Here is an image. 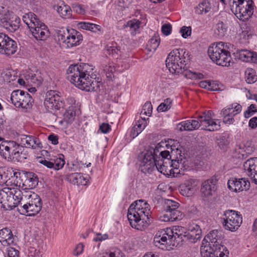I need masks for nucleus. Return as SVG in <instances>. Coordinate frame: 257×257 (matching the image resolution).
I'll return each instance as SVG.
<instances>
[{"label": "nucleus", "instance_id": "f257e3e1", "mask_svg": "<svg viewBox=\"0 0 257 257\" xmlns=\"http://www.w3.org/2000/svg\"><path fill=\"white\" fill-rule=\"evenodd\" d=\"M93 68L87 63L71 65L67 70V78L78 88L88 92L99 89L101 82L91 76Z\"/></svg>", "mask_w": 257, "mask_h": 257}, {"label": "nucleus", "instance_id": "f03ea898", "mask_svg": "<svg viewBox=\"0 0 257 257\" xmlns=\"http://www.w3.org/2000/svg\"><path fill=\"white\" fill-rule=\"evenodd\" d=\"M13 199L18 205V211L23 215L34 216L41 210V199L36 194L31 191H22L16 188L13 194Z\"/></svg>", "mask_w": 257, "mask_h": 257}, {"label": "nucleus", "instance_id": "7ed1b4c3", "mask_svg": "<svg viewBox=\"0 0 257 257\" xmlns=\"http://www.w3.org/2000/svg\"><path fill=\"white\" fill-rule=\"evenodd\" d=\"M150 205L143 200L132 204L127 212V218L131 226L138 230L145 229L150 224Z\"/></svg>", "mask_w": 257, "mask_h": 257}, {"label": "nucleus", "instance_id": "20e7f679", "mask_svg": "<svg viewBox=\"0 0 257 257\" xmlns=\"http://www.w3.org/2000/svg\"><path fill=\"white\" fill-rule=\"evenodd\" d=\"M212 111L209 110L204 112L197 117V120L189 119L180 122L178 125L181 131H192L198 129L200 126L202 128L210 132L218 131L220 128V121L211 118Z\"/></svg>", "mask_w": 257, "mask_h": 257}, {"label": "nucleus", "instance_id": "39448f33", "mask_svg": "<svg viewBox=\"0 0 257 257\" xmlns=\"http://www.w3.org/2000/svg\"><path fill=\"white\" fill-rule=\"evenodd\" d=\"M206 244L204 246H201V252H207L206 255L210 257H228L229 251L226 247L221 244L222 242L221 232L217 230L210 231L204 237L202 245Z\"/></svg>", "mask_w": 257, "mask_h": 257}, {"label": "nucleus", "instance_id": "423d86ee", "mask_svg": "<svg viewBox=\"0 0 257 257\" xmlns=\"http://www.w3.org/2000/svg\"><path fill=\"white\" fill-rule=\"evenodd\" d=\"M179 226L172 228H167L157 232L154 238L156 246L164 250H170L172 246H175L182 239L183 235L180 233Z\"/></svg>", "mask_w": 257, "mask_h": 257}, {"label": "nucleus", "instance_id": "0eeeda50", "mask_svg": "<svg viewBox=\"0 0 257 257\" xmlns=\"http://www.w3.org/2000/svg\"><path fill=\"white\" fill-rule=\"evenodd\" d=\"M23 20L36 40L44 41L49 37L48 27L38 19L35 14L31 12L26 14L23 16Z\"/></svg>", "mask_w": 257, "mask_h": 257}, {"label": "nucleus", "instance_id": "6e6552de", "mask_svg": "<svg viewBox=\"0 0 257 257\" xmlns=\"http://www.w3.org/2000/svg\"><path fill=\"white\" fill-rule=\"evenodd\" d=\"M227 45L222 42L213 44L208 49L210 59L218 65L228 67L232 60L230 53Z\"/></svg>", "mask_w": 257, "mask_h": 257}, {"label": "nucleus", "instance_id": "1a4fd4ad", "mask_svg": "<svg viewBox=\"0 0 257 257\" xmlns=\"http://www.w3.org/2000/svg\"><path fill=\"white\" fill-rule=\"evenodd\" d=\"M22 146L14 141H4L0 144V154L8 161L21 162L27 158Z\"/></svg>", "mask_w": 257, "mask_h": 257}, {"label": "nucleus", "instance_id": "9d476101", "mask_svg": "<svg viewBox=\"0 0 257 257\" xmlns=\"http://www.w3.org/2000/svg\"><path fill=\"white\" fill-rule=\"evenodd\" d=\"M186 56H188V52L186 54V51L182 49L173 50L166 60L169 71L172 74L182 73L186 66Z\"/></svg>", "mask_w": 257, "mask_h": 257}, {"label": "nucleus", "instance_id": "9b49d317", "mask_svg": "<svg viewBox=\"0 0 257 257\" xmlns=\"http://www.w3.org/2000/svg\"><path fill=\"white\" fill-rule=\"evenodd\" d=\"M149 155H147V161L148 163H142L141 165L143 166V168L141 169L142 172L144 173H150L155 169H156L158 172L164 174L166 176L173 175L175 176L176 174H181L182 173L180 171H178V169L176 168H170V166L167 167L164 165L163 161L160 160H156V162L153 159V156L151 153H150Z\"/></svg>", "mask_w": 257, "mask_h": 257}, {"label": "nucleus", "instance_id": "f8f14e48", "mask_svg": "<svg viewBox=\"0 0 257 257\" xmlns=\"http://www.w3.org/2000/svg\"><path fill=\"white\" fill-rule=\"evenodd\" d=\"M253 3L252 0H229L231 12L243 21L248 20L252 16Z\"/></svg>", "mask_w": 257, "mask_h": 257}, {"label": "nucleus", "instance_id": "ddd939ff", "mask_svg": "<svg viewBox=\"0 0 257 257\" xmlns=\"http://www.w3.org/2000/svg\"><path fill=\"white\" fill-rule=\"evenodd\" d=\"M60 44L67 48L79 45L83 40L81 34L73 29L61 28L57 31Z\"/></svg>", "mask_w": 257, "mask_h": 257}, {"label": "nucleus", "instance_id": "4468645a", "mask_svg": "<svg viewBox=\"0 0 257 257\" xmlns=\"http://www.w3.org/2000/svg\"><path fill=\"white\" fill-rule=\"evenodd\" d=\"M179 204L177 202L166 199L163 204V211L160 216L161 221L164 222L174 221L180 220L182 213L178 210Z\"/></svg>", "mask_w": 257, "mask_h": 257}, {"label": "nucleus", "instance_id": "2eb2a0df", "mask_svg": "<svg viewBox=\"0 0 257 257\" xmlns=\"http://www.w3.org/2000/svg\"><path fill=\"white\" fill-rule=\"evenodd\" d=\"M221 219L224 228L231 231L238 229L242 222L241 215L233 210L225 211Z\"/></svg>", "mask_w": 257, "mask_h": 257}, {"label": "nucleus", "instance_id": "dca6fc26", "mask_svg": "<svg viewBox=\"0 0 257 257\" xmlns=\"http://www.w3.org/2000/svg\"><path fill=\"white\" fill-rule=\"evenodd\" d=\"M11 100L16 107L26 109L30 108L33 102V99L30 94L19 89L12 92Z\"/></svg>", "mask_w": 257, "mask_h": 257}, {"label": "nucleus", "instance_id": "f3484780", "mask_svg": "<svg viewBox=\"0 0 257 257\" xmlns=\"http://www.w3.org/2000/svg\"><path fill=\"white\" fill-rule=\"evenodd\" d=\"M44 106L49 111L59 110L64 106V102L56 91L50 90L46 93Z\"/></svg>", "mask_w": 257, "mask_h": 257}, {"label": "nucleus", "instance_id": "a211bd4d", "mask_svg": "<svg viewBox=\"0 0 257 257\" xmlns=\"http://www.w3.org/2000/svg\"><path fill=\"white\" fill-rule=\"evenodd\" d=\"M17 44L8 35L0 33V53L7 56L14 54L17 50Z\"/></svg>", "mask_w": 257, "mask_h": 257}, {"label": "nucleus", "instance_id": "6ab92c4d", "mask_svg": "<svg viewBox=\"0 0 257 257\" xmlns=\"http://www.w3.org/2000/svg\"><path fill=\"white\" fill-rule=\"evenodd\" d=\"M227 186L232 191L240 192L247 190L250 187V182L245 178H231L228 180Z\"/></svg>", "mask_w": 257, "mask_h": 257}, {"label": "nucleus", "instance_id": "aec40b11", "mask_svg": "<svg viewBox=\"0 0 257 257\" xmlns=\"http://www.w3.org/2000/svg\"><path fill=\"white\" fill-rule=\"evenodd\" d=\"M160 155L161 156V159L159 160L163 161L164 165L165 166H170V168H177L178 171H180L181 170L187 169L185 166H183V164L178 162V160H175L174 158H173L168 151H162L160 153Z\"/></svg>", "mask_w": 257, "mask_h": 257}, {"label": "nucleus", "instance_id": "412c9836", "mask_svg": "<svg viewBox=\"0 0 257 257\" xmlns=\"http://www.w3.org/2000/svg\"><path fill=\"white\" fill-rule=\"evenodd\" d=\"M16 189H14V191ZM14 192L11 191L10 194H13ZM0 196H2V200L0 202V208L4 210H11L15 207H17L18 205L15 204L16 201L13 199V196H9L7 192L3 191L0 193Z\"/></svg>", "mask_w": 257, "mask_h": 257}, {"label": "nucleus", "instance_id": "4be33fe9", "mask_svg": "<svg viewBox=\"0 0 257 257\" xmlns=\"http://www.w3.org/2000/svg\"><path fill=\"white\" fill-rule=\"evenodd\" d=\"M198 181L194 179H189L180 186V191L183 196H192L197 189Z\"/></svg>", "mask_w": 257, "mask_h": 257}, {"label": "nucleus", "instance_id": "5701e85b", "mask_svg": "<svg viewBox=\"0 0 257 257\" xmlns=\"http://www.w3.org/2000/svg\"><path fill=\"white\" fill-rule=\"evenodd\" d=\"M217 182V180L215 178L204 181L201 188V193L205 196H212L216 190Z\"/></svg>", "mask_w": 257, "mask_h": 257}, {"label": "nucleus", "instance_id": "b1692460", "mask_svg": "<svg viewBox=\"0 0 257 257\" xmlns=\"http://www.w3.org/2000/svg\"><path fill=\"white\" fill-rule=\"evenodd\" d=\"M21 143L22 146L26 148L35 149L36 148H42V143L37 138L26 135H22L20 136Z\"/></svg>", "mask_w": 257, "mask_h": 257}, {"label": "nucleus", "instance_id": "393cba45", "mask_svg": "<svg viewBox=\"0 0 257 257\" xmlns=\"http://www.w3.org/2000/svg\"><path fill=\"white\" fill-rule=\"evenodd\" d=\"M236 54L243 62L257 63V53L247 49H238Z\"/></svg>", "mask_w": 257, "mask_h": 257}, {"label": "nucleus", "instance_id": "a878e982", "mask_svg": "<svg viewBox=\"0 0 257 257\" xmlns=\"http://www.w3.org/2000/svg\"><path fill=\"white\" fill-rule=\"evenodd\" d=\"M245 170L247 171V175L253 182L254 175H257V157L251 158L246 161L243 164Z\"/></svg>", "mask_w": 257, "mask_h": 257}, {"label": "nucleus", "instance_id": "bb28decb", "mask_svg": "<svg viewBox=\"0 0 257 257\" xmlns=\"http://www.w3.org/2000/svg\"><path fill=\"white\" fill-rule=\"evenodd\" d=\"M14 240L15 237L11 229L6 227L0 230V242L3 245H12Z\"/></svg>", "mask_w": 257, "mask_h": 257}, {"label": "nucleus", "instance_id": "cd10ccee", "mask_svg": "<svg viewBox=\"0 0 257 257\" xmlns=\"http://www.w3.org/2000/svg\"><path fill=\"white\" fill-rule=\"evenodd\" d=\"M147 125V119L145 118H141L136 121L135 123L131 130L130 136L133 139L137 137L145 129Z\"/></svg>", "mask_w": 257, "mask_h": 257}, {"label": "nucleus", "instance_id": "c85d7f7f", "mask_svg": "<svg viewBox=\"0 0 257 257\" xmlns=\"http://www.w3.org/2000/svg\"><path fill=\"white\" fill-rule=\"evenodd\" d=\"M8 18L4 27L11 32H15L20 27V18L11 12Z\"/></svg>", "mask_w": 257, "mask_h": 257}, {"label": "nucleus", "instance_id": "c756f323", "mask_svg": "<svg viewBox=\"0 0 257 257\" xmlns=\"http://www.w3.org/2000/svg\"><path fill=\"white\" fill-rule=\"evenodd\" d=\"M161 152L159 151V148L156 147L155 148H151L149 150L146 151L144 154H142L141 155L139 156V165L141 169L143 168V166L141 165L143 162L144 163H148L147 161V155H148L149 153H151V155L153 157V159H152L153 160H154L156 162V160H159V159H161V156L160 155V153Z\"/></svg>", "mask_w": 257, "mask_h": 257}, {"label": "nucleus", "instance_id": "7c9ffc66", "mask_svg": "<svg viewBox=\"0 0 257 257\" xmlns=\"http://www.w3.org/2000/svg\"><path fill=\"white\" fill-rule=\"evenodd\" d=\"M242 107L238 103H232L223 108L220 112L221 115L235 116L241 111Z\"/></svg>", "mask_w": 257, "mask_h": 257}, {"label": "nucleus", "instance_id": "2f4dec72", "mask_svg": "<svg viewBox=\"0 0 257 257\" xmlns=\"http://www.w3.org/2000/svg\"><path fill=\"white\" fill-rule=\"evenodd\" d=\"M66 180L71 183L77 185H85L87 182V179L83 174L79 173L67 175Z\"/></svg>", "mask_w": 257, "mask_h": 257}, {"label": "nucleus", "instance_id": "473e14b6", "mask_svg": "<svg viewBox=\"0 0 257 257\" xmlns=\"http://www.w3.org/2000/svg\"><path fill=\"white\" fill-rule=\"evenodd\" d=\"M146 22L147 21L144 19V18L140 17V19H134L128 21L126 27H129L132 34L135 35L140 29L141 25L143 24H146Z\"/></svg>", "mask_w": 257, "mask_h": 257}, {"label": "nucleus", "instance_id": "72a5a7b5", "mask_svg": "<svg viewBox=\"0 0 257 257\" xmlns=\"http://www.w3.org/2000/svg\"><path fill=\"white\" fill-rule=\"evenodd\" d=\"M201 230L199 225H195L190 226L189 232L187 234L184 235V237H186L188 239L192 240V241L195 242L201 237Z\"/></svg>", "mask_w": 257, "mask_h": 257}, {"label": "nucleus", "instance_id": "f704fd0d", "mask_svg": "<svg viewBox=\"0 0 257 257\" xmlns=\"http://www.w3.org/2000/svg\"><path fill=\"white\" fill-rule=\"evenodd\" d=\"M211 9V4L209 0H202L195 8V13L198 15H203L208 13Z\"/></svg>", "mask_w": 257, "mask_h": 257}, {"label": "nucleus", "instance_id": "c9c22d12", "mask_svg": "<svg viewBox=\"0 0 257 257\" xmlns=\"http://www.w3.org/2000/svg\"><path fill=\"white\" fill-rule=\"evenodd\" d=\"M38 184V178L36 175L32 172L27 173L26 179L24 184L30 189L35 188Z\"/></svg>", "mask_w": 257, "mask_h": 257}, {"label": "nucleus", "instance_id": "e433bc0d", "mask_svg": "<svg viewBox=\"0 0 257 257\" xmlns=\"http://www.w3.org/2000/svg\"><path fill=\"white\" fill-rule=\"evenodd\" d=\"M60 16L64 19L70 18L72 16V11L70 7L62 2L59 5L57 9Z\"/></svg>", "mask_w": 257, "mask_h": 257}, {"label": "nucleus", "instance_id": "4c0bfd02", "mask_svg": "<svg viewBox=\"0 0 257 257\" xmlns=\"http://www.w3.org/2000/svg\"><path fill=\"white\" fill-rule=\"evenodd\" d=\"M78 26L80 29L90 31L94 33H97L98 31H100L101 28V26L98 25L86 22H81L79 23Z\"/></svg>", "mask_w": 257, "mask_h": 257}, {"label": "nucleus", "instance_id": "58836bf2", "mask_svg": "<svg viewBox=\"0 0 257 257\" xmlns=\"http://www.w3.org/2000/svg\"><path fill=\"white\" fill-rule=\"evenodd\" d=\"M160 43V39L159 36H153L148 42L146 49L152 52H154L159 47Z\"/></svg>", "mask_w": 257, "mask_h": 257}, {"label": "nucleus", "instance_id": "ea45409f", "mask_svg": "<svg viewBox=\"0 0 257 257\" xmlns=\"http://www.w3.org/2000/svg\"><path fill=\"white\" fill-rule=\"evenodd\" d=\"M170 155L172 157L174 158L175 160H178V162L183 164V166H185L186 168H188V163L186 162V158L184 157V154H182V151L176 149V150H172Z\"/></svg>", "mask_w": 257, "mask_h": 257}, {"label": "nucleus", "instance_id": "a19ab883", "mask_svg": "<svg viewBox=\"0 0 257 257\" xmlns=\"http://www.w3.org/2000/svg\"><path fill=\"white\" fill-rule=\"evenodd\" d=\"M76 113L73 107H69L66 110L63 114V120L68 123L73 122L75 117Z\"/></svg>", "mask_w": 257, "mask_h": 257}, {"label": "nucleus", "instance_id": "79ce46f5", "mask_svg": "<svg viewBox=\"0 0 257 257\" xmlns=\"http://www.w3.org/2000/svg\"><path fill=\"white\" fill-rule=\"evenodd\" d=\"M105 50L107 54L112 57L118 56L120 52V50L118 48L116 43L108 44L105 46Z\"/></svg>", "mask_w": 257, "mask_h": 257}, {"label": "nucleus", "instance_id": "37998d69", "mask_svg": "<svg viewBox=\"0 0 257 257\" xmlns=\"http://www.w3.org/2000/svg\"><path fill=\"white\" fill-rule=\"evenodd\" d=\"M245 81L247 83H253L257 81V75L253 69H247L245 71Z\"/></svg>", "mask_w": 257, "mask_h": 257}, {"label": "nucleus", "instance_id": "c03bdc74", "mask_svg": "<svg viewBox=\"0 0 257 257\" xmlns=\"http://www.w3.org/2000/svg\"><path fill=\"white\" fill-rule=\"evenodd\" d=\"M102 67L106 77L108 78H111L115 70L113 64L109 62L107 64H103Z\"/></svg>", "mask_w": 257, "mask_h": 257}, {"label": "nucleus", "instance_id": "a18cd8bd", "mask_svg": "<svg viewBox=\"0 0 257 257\" xmlns=\"http://www.w3.org/2000/svg\"><path fill=\"white\" fill-rule=\"evenodd\" d=\"M64 156L62 155V157H56L55 159H52L53 162V168L55 170H59L62 169L65 163V160L63 159Z\"/></svg>", "mask_w": 257, "mask_h": 257}, {"label": "nucleus", "instance_id": "49530a36", "mask_svg": "<svg viewBox=\"0 0 257 257\" xmlns=\"http://www.w3.org/2000/svg\"><path fill=\"white\" fill-rule=\"evenodd\" d=\"M11 12L3 7H0V25L5 27L6 22Z\"/></svg>", "mask_w": 257, "mask_h": 257}, {"label": "nucleus", "instance_id": "de8ad7c7", "mask_svg": "<svg viewBox=\"0 0 257 257\" xmlns=\"http://www.w3.org/2000/svg\"><path fill=\"white\" fill-rule=\"evenodd\" d=\"M226 26L222 22H219L216 24V33L219 37H223L226 32Z\"/></svg>", "mask_w": 257, "mask_h": 257}, {"label": "nucleus", "instance_id": "09e8293b", "mask_svg": "<svg viewBox=\"0 0 257 257\" xmlns=\"http://www.w3.org/2000/svg\"><path fill=\"white\" fill-rule=\"evenodd\" d=\"M153 107L150 102H146L143 106L141 115L150 116L152 114Z\"/></svg>", "mask_w": 257, "mask_h": 257}, {"label": "nucleus", "instance_id": "8fccbe9b", "mask_svg": "<svg viewBox=\"0 0 257 257\" xmlns=\"http://www.w3.org/2000/svg\"><path fill=\"white\" fill-rule=\"evenodd\" d=\"M217 143L221 150H224L229 144L227 139L223 136H221L217 139Z\"/></svg>", "mask_w": 257, "mask_h": 257}, {"label": "nucleus", "instance_id": "3c124183", "mask_svg": "<svg viewBox=\"0 0 257 257\" xmlns=\"http://www.w3.org/2000/svg\"><path fill=\"white\" fill-rule=\"evenodd\" d=\"M28 83H33L36 85H39L41 83V78L38 77L36 74H32L29 75L28 78H27Z\"/></svg>", "mask_w": 257, "mask_h": 257}, {"label": "nucleus", "instance_id": "603ef678", "mask_svg": "<svg viewBox=\"0 0 257 257\" xmlns=\"http://www.w3.org/2000/svg\"><path fill=\"white\" fill-rule=\"evenodd\" d=\"M208 84H209L208 87L207 88V90H208L218 91L220 89V87H219L220 84L218 81L209 80Z\"/></svg>", "mask_w": 257, "mask_h": 257}, {"label": "nucleus", "instance_id": "864d4df0", "mask_svg": "<svg viewBox=\"0 0 257 257\" xmlns=\"http://www.w3.org/2000/svg\"><path fill=\"white\" fill-rule=\"evenodd\" d=\"M180 32L181 33L182 37L187 38L191 35V27L183 26L181 28Z\"/></svg>", "mask_w": 257, "mask_h": 257}, {"label": "nucleus", "instance_id": "5fc2aeb1", "mask_svg": "<svg viewBox=\"0 0 257 257\" xmlns=\"http://www.w3.org/2000/svg\"><path fill=\"white\" fill-rule=\"evenodd\" d=\"M162 32L165 36L170 34L172 31V25L170 24H165L162 26Z\"/></svg>", "mask_w": 257, "mask_h": 257}, {"label": "nucleus", "instance_id": "6e6d98bb", "mask_svg": "<svg viewBox=\"0 0 257 257\" xmlns=\"http://www.w3.org/2000/svg\"><path fill=\"white\" fill-rule=\"evenodd\" d=\"M111 130L110 125L107 123H102L99 125V130L103 134L108 133Z\"/></svg>", "mask_w": 257, "mask_h": 257}, {"label": "nucleus", "instance_id": "4d7b16f0", "mask_svg": "<svg viewBox=\"0 0 257 257\" xmlns=\"http://www.w3.org/2000/svg\"><path fill=\"white\" fill-rule=\"evenodd\" d=\"M108 236L107 234H102L101 233H98L96 234L95 237L93 239L94 241H102L107 239Z\"/></svg>", "mask_w": 257, "mask_h": 257}, {"label": "nucleus", "instance_id": "13d9d810", "mask_svg": "<svg viewBox=\"0 0 257 257\" xmlns=\"http://www.w3.org/2000/svg\"><path fill=\"white\" fill-rule=\"evenodd\" d=\"M39 162L40 164H43L48 168H53V162L52 161V160L51 161H48L45 159H42Z\"/></svg>", "mask_w": 257, "mask_h": 257}, {"label": "nucleus", "instance_id": "bf43d9fd", "mask_svg": "<svg viewBox=\"0 0 257 257\" xmlns=\"http://www.w3.org/2000/svg\"><path fill=\"white\" fill-rule=\"evenodd\" d=\"M83 247H84V246H83V244L79 243L76 246V247H75V248L74 250V252H73L74 254L76 256L80 254L83 252Z\"/></svg>", "mask_w": 257, "mask_h": 257}, {"label": "nucleus", "instance_id": "052dcab7", "mask_svg": "<svg viewBox=\"0 0 257 257\" xmlns=\"http://www.w3.org/2000/svg\"><path fill=\"white\" fill-rule=\"evenodd\" d=\"M222 117H223V122L228 124H233L234 122V119L233 118V116L230 115L229 116H225V115H221Z\"/></svg>", "mask_w": 257, "mask_h": 257}, {"label": "nucleus", "instance_id": "680f3d73", "mask_svg": "<svg viewBox=\"0 0 257 257\" xmlns=\"http://www.w3.org/2000/svg\"><path fill=\"white\" fill-rule=\"evenodd\" d=\"M48 139L53 145H56L58 144V137L55 134H51L48 136Z\"/></svg>", "mask_w": 257, "mask_h": 257}, {"label": "nucleus", "instance_id": "e2e57ef3", "mask_svg": "<svg viewBox=\"0 0 257 257\" xmlns=\"http://www.w3.org/2000/svg\"><path fill=\"white\" fill-rule=\"evenodd\" d=\"M248 126L252 129L255 128L257 127V117L256 116L253 117L251 118V119H250V120H249V122H248Z\"/></svg>", "mask_w": 257, "mask_h": 257}, {"label": "nucleus", "instance_id": "0e129e2a", "mask_svg": "<svg viewBox=\"0 0 257 257\" xmlns=\"http://www.w3.org/2000/svg\"><path fill=\"white\" fill-rule=\"evenodd\" d=\"M169 109V107L164 102L161 103L157 108V110L159 112H164Z\"/></svg>", "mask_w": 257, "mask_h": 257}, {"label": "nucleus", "instance_id": "69168bd1", "mask_svg": "<svg viewBox=\"0 0 257 257\" xmlns=\"http://www.w3.org/2000/svg\"><path fill=\"white\" fill-rule=\"evenodd\" d=\"M256 112L257 110H255V111H251L249 108H247V109L244 112V116L245 118H249L251 115H252L255 112Z\"/></svg>", "mask_w": 257, "mask_h": 257}, {"label": "nucleus", "instance_id": "338daca9", "mask_svg": "<svg viewBox=\"0 0 257 257\" xmlns=\"http://www.w3.org/2000/svg\"><path fill=\"white\" fill-rule=\"evenodd\" d=\"M112 257H123L122 252L119 249L111 251Z\"/></svg>", "mask_w": 257, "mask_h": 257}, {"label": "nucleus", "instance_id": "774afa93", "mask_svg": "<svg viewBox=\"0 0 257 257\" xmlns=\"http://www.w3.org/2000/svg\"><path fill=\"white\" fill-rule=\"evenodd\" d=\"M208 83L209 80L201 81L199 82V85L201 88L207 89L209 85L208 84Z\"/></svg>", "mask_w": 257, "mask_h": 257}]
</instances>
